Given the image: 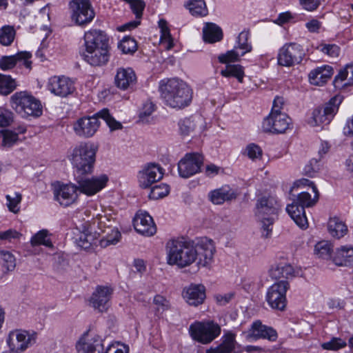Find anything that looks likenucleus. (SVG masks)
I'll use <instances>...</instances> for the list:
<instances>
[{"label":"nucleus","instance_id":"obj_38","mask_svg":"<svg viewBox=\"0 0 353 353\" xmlns=\"http://www.w3.org/2000/svg\"><path fill=\"white\" fill-rule=\"evenodd\" d=\"M221 74L225 77H235L240 83H242L244 71L240 65H227L225 68L221 71Z\"/></svg>","mask_w":353,"mask_h":353},{"label":"nucleus","instance_id":"obj_21","mask_svg":"<svg viewBox=\"0 0 353 353\" xmlns=\"http://www.w3.org/2000/svg\"><path fill=\"white\" fill-rule=\"evenodd\" d=\"M110 47L85 48L83 54L84 60L92 66L105 65L110 58Z\"/></svg>","mask_w":353,"mask_h":353},{"label":"nucleus","instance_id":"obj_49","mask_svg":"<svg viewBox=\"0 0 353 353\" xmlns=\"http://www.w3.org/2000/svg\"><path fill=\"white\" fill-rule=\"evenodd\" d=\"M345 341L341 338H332L330 341L323 343L321 346L324 350H339L346 346Z\"/></svg>","mask_w":353,"mask_h":353},{"label":"nucleus","instance_id":"obj_28","mask_svg":"<svg viewBox=\"0 0 353 353\" xmlns=\"http://www.w3.org/2000/svg\"><path fill=\"white\" fill-rule=\"evenodd\" d=\"M332 259L334 264L338 266H352L353 245H345L337 248Z\"/></svg>","mask_w":353,"mask_h":353},{"label":"nucleus","instance_id":"obj_23","mask_svg":"<svg viewBox=\"0 0 353 353\" xmlns=\"http://www.w3.org/2000/svg\"><path fill=\"white\" fill-rule=\"evenodd\" d=\"M31 54L27 51H22L12 56H3L0 59V68L8 70L13 68L17 63L22 64L27 68H31L32 62L29 59Z\"/></svg>","mask_w":353,"mask_h":353},{"label":"nucleus","instance_id":"obj_54","mask_svg":"<svg viewBox=\"0 0 353 353\" xmlns=\"http://www.w3.org/2000/svg\"><path fill=\"white\" fill-rule=\"evenodd\" d=\"M94 240V239L91 234L83 232L77 239V243L81 248L88 250L91 247Z\"/></svg>","mask_w":353,"mask_h":353},{"label":"nucleus","instance_id":"obj_39","mask_svg":"<svg viewBox=\"0 0 353 353\" xmlns=\"http://www.w3.org/2000/svg\"><path fill=\"white\" fill-rule=\"evenodd\" d=\"M17 87L15 81L10 76L0 74V94L8 95L10 94Z\"/></svg>","mask_w":353,"mask_h":353},{"label":"nucleus","instance_id":"obj_19","mask_svg":"<svg viewBox=\"0 0 353 353\" xmlns=\"http://www.w3.org/2000/svg\"><path fill=\"white\" fill-rule=\"evenodd\" d=\"M248 341L265 339L270 341H275L277 339V333L272 327L263 325L260 321L252 323L250 328L244 332Z\"/></svg>","mask_w":353,"mask_h":353},{"label":"nucleus","instance_id":"obj_9","mask_svg":"<svg viewBox=\"0 0 353 353\" xmlns=\"http://www.w3.org/2000/svg\"><path fill=\"white\" fill-rule=\"evenodd\" d=\"M69 6L72 21L78 26H83L90 23L95 17L90 0H72Z\"/></svg>","mask_w":353,"mask_h":353},{"label":"nucleus","instance_id":"obj_56","mask_svg":"<svg viewBox=\"0 0 353 353\" xmlns=\"http://www.w3.org/2000/svg\"><path fill=\"white\" fill-rule=\"evenodd\" d=\"M322 52L332 57H337L339 54L340 48L335 44H323L318 47Z\"/></svg>","mask_w":353,"mask_h":353},{"label":"nucleus","instance_id":"obj_12","mask_svg":"<svg viewBox=\"0 0 353 353\" xmlns=\"http://www.w3.org/2000/svg\"><path fill=\"white\" fill-rule=\"evenodd\" d=\"M305 55L302 47L296 43L284 45L278 54V63L280 65L291 67L299 64Z\"/></svg>","mask_w":353,"mask_h":353},{"label":"nucleus","instance_id":"obj_40","mask_svg":"<svg viewBox=\"0 0 353 353\" xmlns=\"http://www.w3.org/2000/svg\"><path fill=\"white\" fill-rule=\"evenodd\" d=\"M248 37L249 32L246 30L242 31L237 37V44L234 47L236 49L241 50V56L252 50L251 44L248 43Z\"/></svg>","mask_w":353,"mask_h":353},{"label":"nucleus","instance_id":"obj_47","mask_svg":"<svg viewBox=\"0 0 353 353\" xmlns=\"http://www.w3.org/2000/svg\"><path fill=\"white\" fill-rule=\"evenodd\" d=\"M180 132L183 135H189L195 130L196 121L191 118H185L179 123Z\"/></svg>","mask_w":353,"mask_h":353},{"label":"nucleus","instance_id":"obj_60","mask_svg":"<svg viewBox=\"0 0 353 353\" xmlns=\"http://www.w3.org/2000/svg\"><path fill=\"white\" fill-rule=\"evenodd\" d=\"M234 297V294L232 292L224 294H216L214 299L219 305H225L228 303Z\"/></svg>","mask_w":353,"mask_h":353},{"label":"nucleus","instance_id":"obj_46","mask_svg":"<svg viewBox=\"0 0 353 353\" xmlns=\"http://www.w3.org/2000/svg\"><path fill=\"white\" fill-rule=\"evenodd\" d=\"M1 259L3 260V266L8 271H12L16 267V259L9 251L1 250Z\"/></svg>","mask_w":353,"mask_h":353},{"label":"nucleus","instance_id":"obj_31","mask_svg":"<svg viewBox=\"0 0 353 353\" xmlns=\"http://www.w3.org/2000/svg\"><path fill=\"white\" fill-rule=\"evenodd\" d=\"M286 211L296 224L301 228H306L307 227V219L305 215V208L292 202L287 205Z\"/></svg>","mask_w":353,"mask_h":353},{"label":"nucleus","instance_id":"obj_45","mask_svg":"<svg viewBox=\"0 0 353 353\" xmlns=\"http://www.w3.org/2000/svg\"><path fill=\"white\" fill-rule=\"evenodd\" d=\"M47 230H42L34 234L31 239V244L32 246L38 245H43L48 248H52V243L51 241L47 238Z\"/></svg>","mask_w":353,"mask_h":353},{"label":"nucleus","instance_id":"obj_62","mask_svg":"<svg viewBox=\"0 0 353 353\" xmlns=\"http://www.w3.org/2000/svg\"><path fill=\"white\" fill-rule=\"evenodd\" d=\"M285 103V100L282 97H276L273 101V106L270 113H279L281 112V110L282 109L283 105Z\"/></svg>","mask_w":353,"mask_h":353},{"label":"nucleus","instance_id":"obj_33","mask_svg":"<svg viewBox=\"0 0 353 353\" xmlns=\"http://www.w3.org/2000/svg\"><path fill=\"white\" fill-rule=\"evenodd\" d=\"M209 196L213 203L219 205L234 199L235 194L229 186H223L210 192Z\"/></svg>","mask_w":353,"mask_h":353},{"label":"nucleus","instance_id":"obj_15","mask_svg":"<svg viewBox=\"0 0 353 353\" xmlns=\"http://www.w3.org/2000/svg\"><path fill=\"white\" fill-rule=\"evenodd\" d=\"M203 163V157L199 153H189L179 162L178 170L183 178H189L199 172Z\"/></svg>","mask_w":353,"mask_h":353},{"label":"nucleus","instance_id":"obj_10","mask_svg":"<svg viewBox=\"0 0 353 353\" xmlns=\"http://www.w3.org/2000/svg\"><path fill=\"white\" fill-rule=\"evenodd\" d=\"M37 334L23 330L11 331L6 340L10 350L15 353H22L36 343Z\"/></svg>","mask_w":353,"mask_h":353},{"label":"nucleus","instance_id":"obj_1","mask_svg":"<svg viewBox=\"0 0 353 353\" xmlns=\"http://www.w3.org/2000/svg\"><path fill=\"white\" fill-rule=\"evenodd\" d=\"M168 263L183 268L197 260L198 267H205L212 261L215 246L212 239L203 237L196 242L174 239L167 243Z\"/></svg>","mask_w":353,"mask_h":353},{"label":"nucleus","instance_id":"obj_52","mask_svg":"<svg viewBox=\"0 0 353 353\" xmlns=\"http://www.w3.org/2000/svg\"><path fill=\"white\" fill-rule=\"evenodd\" d=\"M243 154L247 155L250 159L255 160L262 157L263 152L259 145L254 143H250L246 146Z\"/></svg>","mask_w":353,"mask_h":353},{"label":"nucleus","instance_id":"obj_37","mask_svg":"<svg viewBox=\"0 0 353 353\" xmlns=\"http://www.w3.org/2000/svg\"><path fill=\"white\" fill-rule=\"evenodd\" d=\"M185 7L192 15L196 17H204L208 13L204 0H189Z\"/></svg>","mask_w":353,"mask_h":353},{"label":"nucleus","instance_id":"obj_63","mask_svg":"<svg viewBox=\"0 0 353 353\" xmlns=\"http://www.w3.org/2000/svg\"><path fill=\"white\" fill-rule=\"evenodd\" d=\"M20 234L16 230H8L7 231L0 232V239L11 240L12 239L19 238Z\"/></svg>","mask_w":353,"mask_h":353},{"label":"nucleus","instance_id":"obj_11","mask_svg":"<svg viewBox=\"0 0 353 353\" xmlns=\"http://www.w3.org/2000/svg\"><path fill=\"white\" fill-rule=\"evenodd\" d=\"M290 285L287 281H280L271 285L267 291L266 301L271 308L283 311L286 307V292Z\"/></svg>","mask_w":353,"mask_h":353},{"label":"nucleus","instance_id":"obj_25","mask_svg":"<svg viewBox=\"0 0 353 353\" xmlns=\"http://www.w3.org/2000/svg\"><path fill=\"white\" fill-rule=\"evenodd\" d=\"M183 296L189 305L197 306L205 299V288L203 285L191 284L183 290Z\"/></svg>","mask_w":353,"mask_h":353},{"label":"nucleus","instance_id":"obj_42","mask_svg":"<svg viewBox=\"0 0 353 353\" xmlns=\"http://www.w3.org/2000/svg\"><path fill=\"white\" fill-rule=\"evenodd\" d=\"M118 47L123 54H133L137 50V41L130 37H123Z\"/></svg>","mask_w":353,"mask_h":353},{"label":"nucleus","instance_id":"obj_20","mask_svg":"<svg viewBox=\"0 0 353 353\" xmlns=\"http://www.w3.org/2000/svg\"><path fill=\"white\" fill-rule=\"evenodd\" d=\"M133 225L135 230L143 235L151 236L157 232V228L152 217L145 211L139 210L137 212Z\"/></svg>","mask_w":353,"mask_h":353},{"label":"nucleus","instance_id":"obj_16","mask_svg":"<svg viewBox=\"0 0 353 353\" xmlns=\"http://www.w3.org/2000/svg\"><path fill=\"white\" fill-rule=\"evenodd\" d=\"M290 119L285 113H270L263 122L262 128L265 132L284 133L289 128Z\"/></svg>","mask_w":353,"mask_h":353},{"label":"nucleus","instance_id":"obj_24","mask_svg":"<svg viewBox=\"0 0 353 353\" xmlns=\"http://www.w3.org/2000/svg\"><path fill=\"white\" fill-rule=\"evenodd\" d=\"M137 76L131 68H119L114 77L115 85L121 90L132 88L136 84Z\"/></svg>","mask_w":353,"mask_h":353},{"label":"nucleus","instance_id":"obj_64","mask_svg":"<svg viewBox=\"0 0 353 353\" xmlns=\"http://www.w3.org/2000/svg\"><path fill=\"white\" fill-rule=\"evenodd\" d=\"M305 26L310 32H316L321 28V23L316 19H312L307 22Z\"/></svg>","mask_w":353,"mask_h":353},{"label":"nucleus","instance_id":"obj_55","mask_svg":"<svg viewBox=\"0 0 353 353\" xmlns=\"http://www.w3.org/2000/svg\"><path fill=\"white\" fill-rule=\"evenodd\" d=\"M3 137V145L6 147L12 146L18 140V133L10 130L1 132Z\"/></svg>","mask_w":353,"mask_h":353},{"label":"nucleus","instance_id":"obj_6","mask_svg":"<svg viewBox=\"0 0 353 353\" xmlns=\"http://www.w3.org/2000/svg\"><path fill=\"white\" fill-rule=\"evenodd\" d=\"M12 108L22 117L38 118L42 115L41 101L27 92H15L10 98Z\"/></svg>","mask_w":353,"mask_h":353},{"label":"nucleus","instance_id":"obj_17","mask_svg":"<svg viewBox=\"0 0 353 353\" xmlns=\"http://www.w3.org/2000/svg\"><path fill=\"white\" fill-rule=\"evenodd\" d=\"M48 88L52 94L60 97H66L75 91L74 82L65 76L51 77Z\"/></svg>","mask_w":353,"mask_h":353},{"label":"nucleus","instance_id":"obj_2","mask_svg":"<svg viewBox=\"0 0 353 353\" xmlns=\"http://www.w3.org/2000/svg\"><path fill=\"white\" fill-rule=\"evenodd\" d=\"M159 91L164 103L172 108H183L192 101L191 88L185 82L177 78L161 80L159 82Z\"/></svg>","mask_w":353,"mask_h":353},{"label":"nucleus","instance_id":"obj_27","mask_svg":"<svg viewBox=\"0 0 353 353\" xmlns=\"http://www.w3.org/2000/svg\"><path fill=\"white\" fill-rule=\"evenodd\" d=\"M84 41L85 48L110 47L107 35L99 30H90L86 32Z\"/></svg>","mask_w":353,"mask_h":353},{"label":"nucleus","instance_id":"obj_4","mask_svg":"<svg viewBox=\"0 0 353 353\" xmlns=\"http://www.w3.org/2000/svg\"><path fill=\"white\" fill-rule=\"evenodd\" d=\"M97 147L90 142H80L72 149L70 156L76 176H85L93 172Z\"/></svg>","mask_w":353,"mask_h":353},{"label":"nucleus","instance_id":"obj_44","mask_svg":"<svg viewBox=\"0 0 353 353\" xmlns=\"http://www.w3.org/2000/svg\"><path fill=\"white\" fill-rule=\"evenodd\" d=\"M6 198L9 210L14 214L18 213L20 210L19 204L22 199L21 194L18 192H14L6 195Z\"/></svg>","mask_w":353,"mask_h":353},{"label":"nucleus","instance_id":"obj_36","mask_svg":"<svg viewBox=\"0 0 353 353\" xmlns=\"http://www.w3.org/2000/svg\"><path fill=\"white\" fill-rule=\"evenodd\" d=\"M313 192L314 196L312 198L310 193L301 192L297 194L292 202L305 208L312 207L315 205L319 199V192L316 186H313Z\"/></svg>","mask_w":353,"mask_h":353},{"label":"nucleus","instance_id":"obj_3","mask_svg":"<svg viewBox=\"0 0 353 353\" xmlns=\"http://www.w3.org/2000/svg\"><path fill=\"white\" fill-rule=\"evenodd\" d=\"M99 118L106 122L111 130H120L123 128L122 124L110 115L109 110L104 108L92 117H83L79 119L73 125L75 134L82 138L93 137L99 128Z\"/></svg>","mask_w":353,"mask_h":353},{"label":"nucleus","instance_id":"obj_58","mask_svg":"<svg viewBox=\"0 0 353 353\" xmlns=\"http://www.w3.org/2000/svg\"><path fill=\"white\" fill-rule=\"evenodd\" d=\"M155 105L152 102H146L140 112L139 118L141 121H148V117L154 111Z\"/></svg>","mask_w":353,"mask_h":353},{"label":"nucleus","instance_id":"obj_50","mask_svg":"<svg viewBox=\"0 0 353 353\" xmlns=\"http://www.w3.org/2000/svg\"><path fill=\"white\" fill-rule=\"evenodd\" d=\"M238 50L235 48L231 50H228L225 54H221L218 57V59L220 63H228L230 62H234L239 60L241 52L239 53Z\"/></svg>","mask_w":353,"mask_h":353},{"label":"nucleus","instance_id":"obj_8","mask_svg":"<svg viewBox=\"0 0 353 353\" xmlns=\"http://www.w3.org/2000/svg\"><path fill=\"white\" fill-rule=\"evenodd\" d=\"M342 100L341 96H334L323 107L314 110L312 116L308 121L309 124L322 128L328 125L336 114Z\"/></svg>","mask_w":353,"mask_h":353},{"label":"nucleus","instance_id":"obj_53","mask_svg":"<svg viewBox=\"0 0 353 353\" xmlns=\"http://www.w3.org/2000/svg\"><path fill=\"white\" fill-rule=\"evenodd\" d=\"M130 6L132 12L135 14L137 19H140L145 8V3L142 0H125Z\"/></svg>","mask_w":353,"mask_h":353},{"label":"nucleus","instance_id":"obj_7","mask_svg":"<svg viewBox=\"0 0 353 353\" xmlns=\"http://www.w3.org/2000/svg\"><path fill=\"white\" fill-rule=\"evenodd\" d=\"M220 325L213 321H197L190 326L192 339L202 344H208L221 334Z\"/></svg>","mask_w":353,"mask_h":353},{"label":"nucleus","instance_id":"obj_59","mask_svg":"<svg viewBox=\"0 0 353 353\" xmlns=\"http://www.w3.org/2000/svg\"><path fill=\"white\" fill-rule=\"evenodd\" d=\"M319 169L318 161L316 159H312L310 163L305 166L303 173L307 176L313 177Z\"/></svg>","mask_w":353,"mask_h":353},{"label":"nucleus","instance_id":"obj_5","mask_svg":"<svg viewBox=\"0 0 353 353\" xmlns=\"http://www.w3.org/2000/svg\"><path fill=\"white\" fill-rule=\"evenodd\" d=\"M279 208L277 200L272 196H263L257 200L254 214L261 224L263 236H270Z\"/></svg>","mask_w":353,"mask_h":353},{"label":"nucleus","instance_id":"obj_57","mask_svg":"<svg viewBox=\"0 0 353 353\" xmlns=\"http://www.w3.org/2000/svg\"><path fill=\"white\" fill-rule=\"evenodd\" d=\"M153 303L156 305L158 312H163L170 308L169 301L161 295H156L154 298Z\"/></svg>","mask_w":353,"mask_h":353},{"label":"nucleus","instance_id":"obj_41","mask_svg":"<svg viewBox=\"0 0 353 353\" xmlns=\"http://www.w3.org/2000/svg\"><path fill=\"white\" fill-rule=\"evenodd\" d=\"M15 30L12 26H5L0 29V43L5 46H10L14 41Z\"/></svg>","mask_w":353,"mask_h":353},{"label":"nucleus","instance_id":"obj_35","mask_svg":"<svg viewBox=\"0 0 353 353\" xmlns=\"http://www.w3.org/2000/svg\"><path fill=\"white\" fill-rule=\"evenodd\" d=\"M203 38L205 42L215 43L222 39L223 32L216 24L208 23L203 29Z\"/></svg>","mask_w":353,"mask_h":353},{"label":"nucleus","instance_id":"obj_30","mask_svg":"<svg viewBox=\"0 0 353 353\" xmlns=\"http://www.w3.org/2000/svg\"><path fill=\"white\" fill-rule=\"evenodd\" d=\"M235 344V334L228 332L222 336V341L219 345L208 349L205 353H234Z\"/></svg>","mask_w":353,"mask_h":353},{"label":"nucleus","instance_id":"obj_34","mask_svg":"<svg viewBox=\"0 0 353 353\" xmlns=\"http://www.w3.org/2000/svg\"><path fill=\"white\" fill-rule=\"evenodd\" d=\"M270 276L275 280L285 281L284 279H291L294 276V270L290 264L279 263L271 268Z\"/></svg>","mask_w":353,"mask_h":353},{"label":"nucleus","instance_id":"obj_26","mask_svg":"<svg viewBox=\"0 0 353 353\" xmlns=\"http://www.w3.org/2000/svg\"><path fill=\"white\" fill-rule=\"evenodd\" d=\"M111 294L112 290L110 288L98 286L96 291L92 294L90 303L95 309L103 312L108 308Z\"/></svg>","mask_w":353,"mask_h":353},{"label":"nucleus","instance_id":"obj_43","mask_svg":"<svg viewBox=\"0 0 353 353\" xmlns=\"http://www.w3.org/2000/svg\"><path fill=\"white\" fill-rule=\"evenodd\" d=\"M170 192V187L167 184L161 183L153 186L149 194V198L157 200L167 196Z\"/></svg>","mask_w":353,"mask_h":353},{"label":"nucleus","instance_id":"obj_13","mask_svg":"<svg viewBox=\"0 0 353 353\" xmlns=\"http://www.w3.org/2000/svg\"><path fill=\"white\" fill-rule=\"evenodd\" d=\"M84 176H76L79 190L88 195L92 196L105 187L108 177L105 174L85 178Z\"/></svg>","mask_w":353,"mask_h":353},{"label":"nucleus","instance_id":"obj_51","mask_svg":"<svg viewBox=\"0 0 353 353\" xmlns=\"http://www.w3.org/2000/svg\"><path fill=\"white\" fill-rule=\"evenodd\" d=\"M314 253L319 257L324 259L330 257V247L327 242H319L314 248Z\"/></svg>","mask_w":353,"mask_h":353},{"label":"nucleus","instance_id":"obj_29","mask_svg":"<svg viewBox=\"0 0 353 353\" xmlns=\"http://www.w3.org/2000/svg\"><path fill=\"white\" fill-rule=\"evenodd\" d=\"M333 68L328 65H324L312 70L309 74L310 82L316 85H322L332 76Z\"/></svg>","mask_w":353,"mask_h":353},{"label":"nucleus","instance_id":"obj_18","mask_svg":"<svg viewBox=\"0 0 353 353\" xmlns=\"http://www.w3.org/2000/svg\"><path fill=\"white\" fill-rule=\"evenodd\" d=\"M78 186L74 184H62L56 186L54 188L53 194L54 199L59 203L68 207L76 202L78 198Z\"/></svg>","mask_w":353,"mask_h":353},{"label":"nucleus","instance_id":"obj_32","mask_svg":"<svg viewBox=\"0 0 353 353\" xmlns=\"http://www.w3.org/2000/svg\"><path fill=\"white\" fill-rule=\"evenodd\" d=\"M327 229L330 234L337 239L343 237L348 232V228L345 222L336 216L329 219Z\"/></svg>","mask_w":353,"mask_h":353},{"label":"nucleus","instance_id":"obj_61","mask_svg":"<svg viewBox=\"0 0 353 353\" xmlns=\"http://www.w3.org/2000/svg\"><path fill=\"white\" fill-rule=\"evenodd\" d=\"M300 3L304 9L312 11L318 8L320 0H300Z\"/></svg>","mask_w":353,"mask_h":353},{"label":"nucleus","instance_id":"obj_48","mask_svg":"<svg viewBox=\"0 0 353 353\" xmlns=\"http://www.w3.org/2000/svg\"><path fill=\"white\" fill-rule=\"evenodd\" d=\"M14 121L13 112L6 108L0 107V128L10 125Z\"/></svg>","mask_w":353,"mask_h":353},{"label":"nucleus","instance_id":"obj_14","mask_svg":"<svg viewBox=\"0 0 353 353\" xmlns=\"http://www.w3.org/2000/svg\"><path fill=\"white\" fill-rule=\"evenodd\" d=\"M163 176V168L159 164L150 163L143 166L137 177L140 187L145 189L160 181Z\"/></svg>","mask_w":353,"mask_h":353},{"label":"nucleus","instance_id":"obj_22","mask_svg":"<svg viewBox=\"0 0 353 353\" xmlns=\"http://www.w3.org/2000/svg\"><path fill=\"white\" fill-rule=\"evenodd\" d=\"M114 222L113 219L108 218L106 216H101L99 221V226L101 229L104 228L102 230L103 232H105V228L110 229L111 233H107V235L103 238L100 241L101 247H107L110 245H114L119 242L121 238V233L115 228H112V223Z\"/></svg>","mask_w":353,"mask_h":353}]
</instances>
